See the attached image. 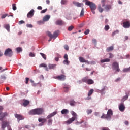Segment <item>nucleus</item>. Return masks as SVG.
Segmentation results:
<instances>
[{
	"label": "nucleus",
	"mask_w": 130,
	"mask_h": 130,
	"mask_svg": "<svg viewBox=\"0 0 130 130\" xmlns=\"http://www.w3.org/2000/svg\"><path fill=\"white\" fill-rule=\"evenodd\" d=\"M44 112V110L42 108H37L30 110L29 114L31 115H41Z\"/></svg>",
	"instance_id": "nucleus-1"
},
{
	"label": "nucleus",
	"mask_w": 130,
	"mask_h": 130,
	"mask_svg": "<svg viewBox=\"0 0 130 130\" xmlns=\"http://www.w3.org/2000/svg\"><path fill=\"white\" fill-rule=\"evenodd\" d=\"M70 113L72 114L73 117L69 118L67 121H65V123L68 125L71 124V123H73V122L75 121V120H76L78 118V115L74 111H71Z\"/></svg>",
	"instance_id": "nucleus-2"
},
{
	"label": "nucleus",
	"mask_w": 130,
	"mask_h": 130,
	"mask_svg": "<svg viewBox=\"0 0 130 130\" xmlns=\"http://www.w3.org/2000/svg\"><path fill=\"white\" fill-rule=\"evenodd\" d=\"M57 113V112H53V113L50 114L47 117V119H48V125H50L52 124V119L51 117H53V116H54V115H56Z\"/></svg>",
	"instance_id": "nucleus-3"
},
{
	"label": "nucleus",
	"mask_w": 130,
	"mask_h": 130,
	"mask_svg": "<svg viewBox=\"0 0 130 130\" xmlns=\"http://www.w3.org/2000/svg\"><path fill=\"white\" fill-rule=\"evenodd\" d=\"M10 123L7 121H4L2 122V128L3 130H4L6 127H8V130H12V128L10 126H9Z\"/></svg>",
	"instance_id": "nucleus-4"
},
{
	"label": "nucleus",
	"mask_w": 130,
	"mask_h": 130,
	"mask_svg": "<svg viewBox=\"0 0 130 130\" xmlns=\"http://www.w3.org/2000/svg\"><path fill=\"white\" fill-rule=\"evenodd\" d=\"M85 5H86V6H89L91 10H96L97 9V6H96V4H95L93 2L87 1L85 3Z\"/></svg>",
	"instance_id": "nucleus-5"
},
{
	"label": "nucleus",
	"mask_w": 130,
	"mask_h": 130,
	"mask_svg": "<svg viewBox=\"0 0 130 130\" xmlns=\"http://www.w3.org/2000/svg\"><path fill=\"white\" fill-rule=\"evenodd\" d=\"M82 82L88 84V85H92L94 84V80L92 79H88V77H85L82 79Z\"/></svg>",
	"instance_id": "nucleus-6"
},
{
	"label": "nucleus",
	"mask_w": 130,
	"mask_h": 130,
	"mask_svg": "<svg viewBox=\"0 0 130 130\" xmlns=\"http://www.w3.org/2000/svg\"><path fill=\"white\" fill-rule=\"evenodd\" d=\"M4 55H5V56H9V57H12V56H13V51L12 49L8 48L5 50Z\"/></svg>",
	"instance_id": "nucleus-7"
},
{
	"label": "nucleus",
	"mask_w": 130,
	"mask_h": 130,
	"mask_svg": "<svg viewBox=\"0 0 130 130\" xmlns=\"http://www.w3.org/2000/svg\"><path fill=\"white\" fill-rule=\"evenodd\" d=\"M113 70L116 71V72H120V69H119V64L117 62H114L112 64Z\"/></svg>",
	"instance_id": "nucleus-8"
},
{
	"label": "nucleus",
	"mask_w": 130,
	"mask_h": 130,
	"mask_svg": "<svg viewBox=\"0 0 130 130\" xmlns=\"http://www.w3.org/2000/svg\"><path fill=\"white\" fill-rule=\"evenodd\" d=\"M123 22V27L125 29H128L130 27V21L127 19H124Z\"/></svg>",
	"instance_id": "nucleus-9"
},
{
	"label": "nucleus",
	"mask_w": 130,
	"mask_h": 130,
	"mask_svg": "<svg viewBox=\"0 0 130 130\" xmlns=\"http://www.w3.org/2000/svg\"><path fill=\"white\" fill-rule=\"evenodd\" d=\"M47 34L49 37H50V38H54V39H55V38L58 36V32L57 31H55L53 33V35H52L51 32L47 31Z\"/></svg>",
	"instance_id": "nucleus-10"
},
{
	"label": "nucleus",
	"mask_w": 130,
	"mask_h": 130,
	"mask_svg": "<svg viewBox=\"0 0 130 130\" xmlns=\"http://www.w3.org/2000/svg\"><path fill=\"white\" fill-rule=\"evenodd\" d=\"M38 121L39 122H41V123L39 124V126H42L45 122H46L47 120L45 118H38Z\"/></svg>",
	"instance_id": "nucleus-11"
},
{
	"label": "nucleus",
	"mask_w": 130,
	"mask_h": 130,
	"mask_svg": "<svg viewBox=\"0 0 130 130\" xmlns=\"http://www.w3.org/2000/svg\"><path fill=\"white\" fill-rule=\"evenodd\" d=\"M55 79H56L57 80H59L60 81H64V80H66V75L61 74L58 76H56Z\"/></svg>",
	"instance_id": "nucleus-12"
},
{
	"label": "nucleus",
	"mask_w": 130,
	"mask_h": 130,
	"mask_svg": "<svg viewBox=\"0 0 130 130\" xmlns=\"http://www.w3.org/2000/svg\"><path fill=\"white\" fill-rule=\"evenodd\" d=\"M15 117L17 119V120H18V121H20V120H23V119H24L25 118L24 116L18 114H15Z\"/></svg>",
	"instance_id": "nucleus-13"
},
{
	"label": "nucleus",
	"mask_w": 130,
	"mask_h": 130,
	"mask_svg": "<svg viewBox=\"0 0 130 130\" xmlns=\"http://www.w3.org/2000/svg\"><path fill=\"white\" fill-rule=\"evenodd\" d=\"M34 16V10L32 9L29 12L27 15V17L28 18H32Z\"/></svg>",
	"instance_id": "nucleus-14"
},
{
	"label": "nucleus",
	"mask_w": 130,
	"mask_h": 130,
	"mask_svg": "<svg viewBox=\"0 0 130 130\" xmlns=\"http://www.w3.org/2000/svg\"><path fill=\"white\" fill-rule=\"evenodd\" d=\"M107 115L108 116V117H109V119H111V116L113 115V112L112 111V110L109 109L108 110V112H107Z\"/></svg>",
	"instance_id": "nucleus-15"
},
{
	"label": "nucleus",
	"mask_w": 130,
	"mask_h": 130,
	"mask_svg": "<svg viewBox=\"0 0 130 130\" xmlns=\"http://www.w3.org/2000/svg\"><path fill=\"white\" fill-rule=\"evenodd\" d=\"M119 109L120 111H121V112H123V111H124V110L125 109V106H124V105L123 104H121L119 106Z\"/></svg>",
	"instance_id": "nucleus-16"
},
{
	"label": "nucleus",
	"mask_w": 130,
	"mask_h": 130,
	"mask_svg": "<svg viewBox=\"0 0 130 130\" xmlns=\"http://www.w3.org/2000/svg\"><path fill=\"white\" fill-rule=\"evenodd\" d=\"M73 4H74V5L76 6V7H82L84 6V4L80 3L77 2L76 1H74L73 2Z\"/></svg>",
	"instance_id": "nucleus-17"
},
{
	"label": "nucleus",
	"mask_w": 130,
	"mask_h": 130,
	"mask_svg": "<svg viewBox=\"0 0 130 130\" xmlns=\"http://www.w3.org/2000/svg\"><path fill=\"white\" fill-rule=\"evenodd\" d=\"M7 115H8V113L6 112L0 113V120L1 121H3V118H4L5 116H7Z\"/></svg>",
	"instance_id": "nucleus-18"
},
{
	"label": "nucleus",
	"mask_w": 130,
	"mask_h": 130,
	"mask_svg": "<svg viewBox=\"0 0 130 130\" xmlns=\"http://www.w3.org/2000/svg\"><path fill=\"white\" fill-rule=\"evenodd\" d=\"M79 59L80 62H87V63H88V64L90 63L89 61L85 59V58H84L83 57H79Z\"/></svg>",
	"instance_id": "nucleus-19"
},
{
	"label": "nucleus",
	"mask_w": 130,
	"mask_h": 130,
	"mask_svg": "<svg viewBox=\"0 0 130 130\" xmlns=\"http://www.w3.org/2000/svg\"><path fill=\"white\" fill-rule=\"evenodd\" d=\"M23 105L24 106V107H26V106L30 104V101H29L28 100H23Z\"/></svg>",
	"instance_id": "nucleus-20"
},
{
	"label": "nucleus",
	"mask_w": 130,
	"mask_h": 130,
	"mask_svg": "<svg viewBox=\"0 0 130 130\" xmlns=\"http://www.w3.org/2000/svg\"><path fill=\"white\" fill-rule=\"evenodd\" d=\"M64 24V22L61 20H58L56 21V25H58V26H61Z\"/></svg>",
	"instance_id": "nucleus-21"
},
{
	"label": "nucleus",
	"mask_w": 130,
	"mask_h": 130,
	"mask_svg": "<svg viewBox=\"0 0 130 130\" xmlns=\"http://www.w3.org/2000/svg\"><path fill=\"white\" fill-rule=\"evenodd\" d=\"M48 68L49 70H54L56 68V64H49Z\"/></svg>",
	"instance_id": "nucleus-22"
},
{
	"label": "nucleus",
	"mask_w": 130,
	"mask_h": 130,
	"mask_svg": "<svg viewBox=\"0 0 130 130\" xmlns=\"http://www.w3.org/2000/svg\"><path fill=\"white\" fill-rule=\"evenodd\" d=\"M49 19H50V16L49 15H47L44 17V18H43V20L44 22H47V21H48Z\"/></svg>",
	"instance_id": "nucleus-23"
},
{
	"label": "nucleus",
	"mask_w": 130,
	"mask_h": 130,
	"mask_svg": "<svg viewBox=\"0 0 130 130\" xmlns=\"http://www.w3.org/2000/svg\"><path fill=\"white\" fill-rule=\"evenodd\" d=\"M113 49H114V47L113 46H111L106 49V51L107 52H110V51H112Z\"/></svg>",
	"instance_id": "nucleus-24"
},
{
	"label": "nucleus",
	"mask_w": 130,
	"mask_h": 130,
	"mask_svg": "<svg viewBox=\"0 0 130 130\" xmlns=\"http://www.w3.org/2000/svg\"><path fill=\"white\" fill-rule=\"evenodd\" d=\"M39 68H45L46 71H48V68H47V65H46L44 63L40 64Z\"/></svg>",
	"instance_id": "nucleus-25"
},
{
	"label": "nucleus",
	"mask_w": 130,
	"mask_h": 130,
	"mask_svg": "<svg viewBox=\"0 0 130 130\" xmlns=\"http://www.w3.org/2000/svg\"><path fill=\"white\" fill-rule=\"evenodd\" d=\"M61 114H68L69 113V110L64 109L61 111Z\"/></svg>",
	"instance_id": "nucleus-26"
},
{
	"label": "nucleus",
	"mask_w": 130,
	"mask_h": 130,
	"mask_svg": "<svg viewBox=\"0 0 130 130\" xmlns=\"http://www.w3.org/2000/svg\"><path fill=\"white\" fill-rule=\"evenodd\" d=\"M101 118L105 119H109V117L107 115V114H103L102 116L101 117Z\"/></svg>",
	"instance_id": "nucleus-27"
},
{
	"label": "nucleus",
	"mask_w": 130,
	"mask_h": 130,
	"mask_svg": "<svg viewBox=\"0 0 130 130\" xmlns=\"http://www.w3.org/2000/svg\"><path fill=\"white\" fill-rule=\"evenodd\" d=\"M109 61H110V59L109 58H106L105 59H103L101 60V62L102 63H103L104 62H109Z\"/></svg>",
	"instance_id": "nucleus-28"
},
{
	"label": "nucleus",
	"mask_w": 130,
	"mask_h": 130,
	"mask_svg": "<svg viewBox=\"0 0 130 130\" xmlns=\"http://www.w3.org/2000/svg\"><path fill=\"white\" fill-rule=\"evenodd\" d=\"M98 10L100 13H102L104 11V9L101 7V5L100 4L98 6Z\"/></svg>",
	"instance_id": "nucleus-29"
},
{
	"label": "nucleus",
	"mask_w": 130,
	"mask_h": 130,
	"mask_svg": "<svg viewBox=\"0 0 130 130\" xmlns=\"http://www.w3.org/2000/svg\"><path fill=\"white\" fill-rule=\"evenodd\" d=\"M4 28H5L8 32H10V24H5L4 25Z\"/></svg>",
	"instance_id": "nucleus-30"
},
{
	"label": "nucleus",
	"mask_w": 130,
	"mask_h": 130,
	"mask_svg": "<svg viewBox=\"0 0 130 130\" xmlns=\"http://www.w3.org/2000/svg\"><path fill=\"white\" fill-rule=\"evenodd\" d=\"M93 93H94V89H90L88 93V97H90V96H91L92 94H93Z\"/></svg>",
	"instance_id": "nucleus-31"
},
{
	"label": "nucleus",
	"mask_w": 130,
	"mask_h": 130,
	"mask_svg": "<svg viewBox=\"0 0 130 130\" xmlns=\"http://www.w3.org/2000/svg\"><path fill=\"white\" fill-rule=\"evenodd\" d=\"M89 127V125H88V122H85L83 123L82 125V127H84L85 128H86L87 127Z\"/></svg>",
	"instance_id": "nucleus-32"
},
{
	"label": "nucleus",
	"mask_w": 130,
	"mask_h": 130,
	"mask_svg": "<svg viewBox=\"0 0 130 130\" xmlns=\"http://www.w3.org/2000/svg\"><path fill=\"white\" fill-rule=\"evenodd\" d=\"M70 104L71 106H75L76 105V102L74 100L70 101Z\"/></svg>",
	"instance_id": "nucleus-33"
},
{
	"label": "nucleus",
	"mask_w": 130,
	"mask_h": 130,
	"mask_svg": "<svg viewBox=\"0 0 130 130\" xmlns=\"http://www.w3.org/2000/svg\"><path fill=\"white\" fill-rule=\"evenodd\" d=\"M84 13H85V11H84V8H82V10H81V13H80V17H83V16H84Z\"/></svg>",
	"instance_id": "nucleus-34"
},
{
	"label": "nucleus",
	"mask_w": 130,
	"mask_h": 130,
	"mask_svg": "<svg viewBox=\"0 0 130 130\" xmlns=\"http://www.w3.org/2000/svg\"><path fill=\"white\" fill-rule=\"evenodd\" d=\"M111 8V6L109 5H106L105 7V9L106 10V11H109L110 9Z\"/></svg>",
	"instance_id": "nucleus-35"
},
{
	"label": "nucleus",
	"mask_w": 130,
	"mask_h": 130,
	"mask_svg": "<svg viewBox=\"0 0 130 130\" xmlns=\"http://www.w3.org/2000/svg\"><path fill=\"white\" fill-rule=\"evenodd\" d=\"M69 89H70V87L69 86H65L63 87V90L66 93H68L69 92Z\"/></svg>",
	"instance_id": "nucleus-36"
},
{
	"label": "nucleus",
	"mask_w": 130,
	"mask_h": 130,
	"mask_svg": "<svg viewBox=\"0 0 130 130\" xmlns=\"http://www.w3.org/2000/svg\"><path fill=\"white\" fill-rule=\"evenodd\" d=\"M40 54L42 56L43 58L45 59V60H46V55L45 54H43V53H40Z\"/></svg>",
	"instance_id": "nucleus-37"
},
{
	"label": "nucleus",
	"mask_w": 130,
	"mask_h": 130,
	"mask_svg": "<svg viewBox=\"0 0 130 130\" xmlns=\"http://www.w3.org/2000/svg\"><path fill=\"white\" fill-rule=\"evenodd\" d=\"M123 73H127V72H130L129 68H124V69L123 70Z\"/></svg>",
	"instance_id": "nucleus-38"
},
{
	"label": "nucleus",
	"mask_w": 130,
	"mask_h": 130,
	"mask_svg": "<svg viewBox=\"0 0 130 130\" xmlns=\"http://www.w3.org/2000/svg\"><path fill=\"white\" fill-rule=\"evenodd\" d=\"M106 0H101L102 7H105V2Z\"/></svg>",
	"instance_id": "nucleus-39"
},
{
	"label": "nucleus",
	"mask_w": 130,
	"mask_h": 130,
	"mask_svg": "<svg viewBox=\"0 0 130 130\" xmlns=\"http://www.w3.org/2000/svg\"><path fill=\"white\" fill-rule=\"evenodd\" d=\"M1 80H6L7 79V77L5 75H1L0 77Z\"/></svg>",
	"instance_id": "nucleus-40"
},
{
	"label": "nucleus",
	"mask_w": 130,
	"mask_h": 130,
	"mask_svg": "<svg viewBox=\"0 0 130 130\" xmlns=\"http://www.w3.org/2000/svg\"><path fill=\"white\" fill-rule=\"evenodd\" d=\"M110 28V27L108 25H106L104 28L106 31H108V30H109Z\"/></svg>",
	"instance_id": "nucleus-41"
},
{
	"label": "nucleus",
	"mask_w": 130,
	"mask_h": 130,
	"mask_svg": "<svg viewBox=\"0 0 130 130\" xmlns=\"http://www.w3.org/2000/svg\"><path fill=\"white\" fill-rule=\"evenodd\" d=\"M12 9L13 11H16V10H17V7L16 6V4H13L12 5Z\"/></svg>",
	"instance_id": "nucleus-42"
},
{
	"label": "nucleus",
	"mask_w": 130,
	"mask_h": 130,
	"mask_svg": "<svg viewBox=\"0 0 130 130\" xmlns=\"http://www.w3.org/2000/svg\"><path fill=\"white\" fill-rule=\"evenodd\" d=\"M86 112L87 113V114H91V113H92V112H93V110H92L91 109H88L87 111H86Z\"/></svg>",
	"instance_id": "nucleus-43"
},
{
	"label": "nucleus",
	"mask_w": 130,
	"mask_h": 130,
	"mask_svg": "<svg viewBox=\"0 0 130 130\" xmlns=\"http://www.w3.org/2000/svg\"><path fill=\"white\" fill-rule=\"evenodd\" d=\"M68 3V1L67 0H61V5H66Z\"/></svg>",
	"instance_id": "nucleus-44"
},
{
	"label": "nucleus",
	"mask_w": 130,
	"mask_h": 130,
	"mask_svg": "<svg viewBox=\"0 0 130 130\" xmlns=\"http://www.w3.org/2000/svg\"><path fill=\"white\" fill-rule=\"evenodd\" d=\"M74 28H75V27L73 25L69 26L68 27V31H72L73 30V29H74Z\"/></svg>",
	"instance_id": "nucleus-45"
},
{
	"label": "nucleus",
	"mask_w": 130,
	"mask_h": 130,
	"mask_svg": "<svg viewBox=\"0 0 130 130\" xmlns=\"http://www.w3.org/2000/svg\"><path fill=\"white\" fill-rule=\"evenodd\" d=\"M29 56L30 57H35V54L34 53L30 52L29 53Z\"/></svg>",
	"instance_id": "nucleus-46"
},
{
	"label": "nucleus",
	"mask_w": 130,
	"mask_h": 130,
	"mask_svg": "<svg viewBox=\"0 0 130 130\" xmlns=\"http://www.w3.org/2000/svg\"><path fill=\"white\" fill-rule=\"evenodd\" d=\"M16 50L17 51V52H21V51H22V49L21 48L18 47L16 48Z\"/></svg>",
	"instance_id": "nucleus-47"
},
{
	"label": "nucleus",
	"mask_w": 130,
	"mask_h": 130,
	"mask_svg": "<svg viewBox=\"0 0 130 130\" xmlns=\"http://www.w3.org/2000/svg\"><path fill=\"white\" fill-rule=\"evenodd\" d=\"M90 33V30L89 29H86V31L84 32V34L85 35H88Z\"/></svg>",
	"instance_id": "nucleus-48"
},
{
	"label": "nucleus",
	"mask_w": 130,
	"mask_h": 130,
	"mask_svg": "<svg viewBox=\"0 0 130 130\" xmlns=\"http://www.w3.org/2000/svg\"><path fill=\"white\" fill-rule=\"evenodd\" d=\"M47 11V9H44L41 11V14H44V13H46Z\"/></svg>",
	"instance_id": "nucleus-49"
},
{
	"label": "nucleus",
	"mask_w": 130,
	"mask_h": 130,
	"mask_svg": "<svg viewBox=\"0 0 130 130\" xmlns=\"http://www.w3.org/2000/svg\"><path fill=\"white\" fill-rule=\"evenodd\" d=\"M121 80V78H120V77H119L118 78H117L115 80V82H116V83H117L118 82H120V81Z\"/></svg>",
	"instance_id": "nucleus-50"
},
{
	"label": "nucleus",
	"mask_w": 130,
	"mask_h": 130,
	"mask_svg": "<svg viewBox=\"0 0 130 130\" xmlns=\"http://www.w3.org/2000/svg\"><path fill=\"white\" fill-rule=\"evenodd\" d=\"M26 27H27V28H33V25L31 24H26Z\"/></svg>",
	"instance_id": "nucleus-51"
},
{
	"label": "nucleus",
	"mask_w": 130,
	"mask_h": 130,
	"mask_svg": "<svg viewBox=\"0 0 130 130\" xmlns=\"http://www.w3.org/2000/svg\"><path fill=\"white\" fill-rule=\"evenodd\" d=\"M63 63H64V64H67V66H68V64H69V60H64L63 61Z\"/></svg>",
	"instance_id": "nucleus-52"
},
{
	"label": "nucleus",
	"mask_w": 130,
	"mask_h": 130,
	"mask_svg": "<svg viewBox=\"0 0 130 130\" xmlns=\"http://www.w3.org/2000/svg\"><path fill=\"white\" fill-rule=\"evenodd\" d=\"M19 25H22V24H25V21L24 20H21L18 22Z\"/></svg>",
	"instance_id": "nucleus-53"
},
{
	"label": "nucleus",
	"mask_w": 130,
	"mask_h": 130,
	"mask_svg": "<svg viewBox=\"0 0 130 130\" xmlns=\"http://www.w3.org/2000/svg\"><path fill=\"white\" fill-rule=\"evenodd\" d=\"M109 58H113L114 57V55H113V54L111 53H110L109 54Z\"/></svg>",
	"instance_id": "nucleus-54"
},
{
	"label": "nucleus",
	"mask_w": 130,
	"mask_h": 130,
	"mask_svg": "<svg viewBox=\"0 0 130 130\" xmlns=\"http://www.w3.org/2000/svg\"><path fill=\"white\" fill-rule=\"evenodd\" d=\"M7 16H8V14H3L1 17V19H5Z\"/></svg>",
	"instance_id": "nucleus-55"
},
{
	"label": "nucleus",
	"mask_w": 130,
	"mask_h": 130,
	"mask_svg": "<svg viewBox=\"0 0 130 130\" xmlns=\"http://www.w3.org/2000/svg\"><path fill=\"white\" fill-rule=\"evenodd\" d=\"M116 33H118V31L116 30L114 31L112 34V36L113 37V36H114V35H115V34H116Z\"/></svg>",
	"instance_id": "nucleus-56"
},
{
	"label": "nucleus",
	"mask_w": 130,
	"mask_h": 130,
	"mask_svg": "<svg viewBox=\"0 0 130 130\" xmlns=\"http://www.w3.org/2000/svg\"><path fill=\"white\" fill-rule=\"evenodd\" d=\"M128 98V95H126L125 96H124L122 99V100H126Z\"/></svg>",
	"instance_id": "nucleus-57"
},
{
	"label": "nucleus",
	"mask_w": 130,
	"mask_h": 130,
	"mask_svg": "<svg viewBox=\"0 0 130 130\" xmlns=\"http://www.w3.org/2000/svg\"><path fill=\"white\" fill-rule=\"evenodd\" d=\"M92 43L96 44V43H97V40L95 39H92Z\"/></svg>",
	"instance_id": "nucleus-58"
},
{
	"label": "nucleus",
	"mask_w": 130,
	"mask_h": 130,
	"mask_svg": "<svg viewBox=\"0 0 130 130\" xmlns=\"http://www.w3.org/2000/svg\"><path fill=\"white\" fill-rule=\"evenodd\" d=\"M28 82H29V78L26 77L25 78V84H28Z\"/></svg>",
	"instance_id": "nucleus-59"
},
{
	"label": "nucleus",
	"mask_w": 130,
	"mask_h": 130,
	"mask_svg": "<svg viewBox=\"0 0 130 130\" xmlns=\"http://www.w3.org/2000/svg\"><path fill=\"white\" fill-rule=\"evenodd\" d=\"M64 58L65 60H69V58L68 57V54H65L64 56Z\"/></svg>",
	"instance_id": "nucleus-60"
},
{
	"label": "nucleus",
	"mask_w": 130,
	"mask_h": 130,
	"mask_svg": "<svg viewBox=\"0 0 130 130\" xmlns=\"http://www.w3.org/2000/svg\"><path fill=\"white\" fill-rule=\"evenodd\" d=\"M64 48L66 50H69V46L66 45L64 46Z\"/></svg>",
	"instance_id": "nucleus-61"
},
{
	"label": "nucleus",
	"mask_w": 130,
	"mask_h": 130,
	"mask_svg": "<svg viewBox=\"0 0 130 130\" xmlns=\"http://www.w3.org/2000/svg\"><path fill=\"white\" fill-rule=\"evenodd\" d=\"M55 60L56 61H58V60H59V58L58 57H56L55 58Z\"/></svg>",
	"instance_id": "nucleus-62"
},
{
	"label": "nucleus",
	"mask_w": 130,
	"mask_h": 130,
	"mask_svg": "<svg viewBox=\"0 0 130 130\" xmlns=\"http://www.w3.org/2000/svg\"><path fill=\"white\" fill-rule=\"evenodd\" d=\"M38 10H42V7L41 6H38L37 7Z\"/></svg>",
	"instance_id": "nucleus-63"
},
{
	"label": "nucleus",
	"mask_w": 130,
	"mask_h": 130,
	"mask_svg": "<svg viewBox=\"0 0 130 130\" xmlns=\"http://www.w3.org/2000/svg\"><path fill=\"white\" fill-rule=\"evenodd\" d=\"M124 123H125V124L126 125H128V121H125V122H124Z\"/></svg>",
	"instance_id": "nucleus-64"
}]
</instances>
